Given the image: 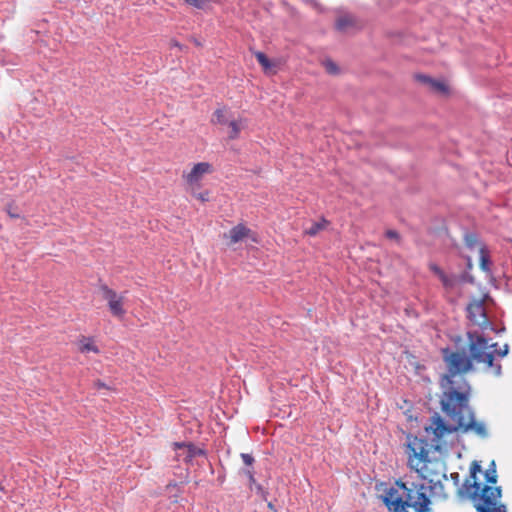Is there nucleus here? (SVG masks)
<instances>
[{
  "label": "nucleus",
  "mask_w": 512,
  "mask_h": 512,
  "mask_svg": "<svg viewBox=\"0 0 512 512\" xmlns=\"http://www.w3.org/2000/svg\"><path fill=\"white\" fill-rule=\"evenodd\" d=\"M187 4L193 6V7H196V8H203L205 3H206V0H184Z\"/></svg>",
  "instance_id": "obj_32"
},
{
  "label": "nucleus",
  "mask_w": 512,
  "mask_h": 512,
  "mask_svg": "<svg viewBox=\"0 0 512 512\" xmlns=\"http://www.w3.org/2000/svg\"><path fill=\"white\" fill-rule=\"evenodd\" d=\"M255 57L257 59V61L259 62V64L265 69H269L271 68L272 64H271V61L269 60V58L266 56L265 53L263 52H260V51H257L255 52Z\"/></svg>",
  "instance_id": "obj_21"
},
{
  "label": "nucleus",
  "mask_w": 512,
  "mask_h": 512,
  "mask_svg": "<svg viewBox=\"0 0 512 512\" xmlns=\"http://www.w3.org/2000/svg\"><path fill=\"white\" fill-rule=\"evenodd\" d=\"M468 267L471 268L472 267V264H471V260L470 258H468Z\"/></svg>",
  "instance_id": "obj_40"
},
{
  "label": "nucleus",
  "mask_w": 512,
  "mask_h": 512,
  "mask_svg": "<svg viewBox=\"0 0 512 512\" xmlns=\"http://www.w3.org/2000/svg\"><path fill=\"white\" fill-rule=\"evenodd\" d=\"M244 474L248 477L250 483H254L255 482L254 472H253L252 469L244 470Z\"/></svg>",
  "instance_id": "obj_34"
},
{
  "label": "nucleus",
  "mask_w": 512,
  "mask_h": 512,
  "mask_svg": "<svg viewBox=\"0 0 512 512\" xmlns=\"http://www.w3.org/2000/svg\"><path fill=\"white\" fill-rule=\"evenodd\" d=\"M502 497V488L483 485L479 501L475 503L476 512H507L505 504L497 501Z\"/></svg>",
  "instance_id": "obj_3"
},
{
  "label": "nucleus",
  "mask_w": 512,
  "mask_h": 512,
  "mask_svg": "<svg viewBox=\"0 0 512 512\" xmlns=\"http://www.w3.org/2000/svg\"><path fill=\"white\" fill-rule=\"evenodd\" d=\"M94 386H95L97 389H108V388H109V387H108L104 382H102L101 380H97V381H95Z\"/></svg>",
  "instance_id": "obj_35"
},
{
  "label": "nucleus",
  "mask_w": 512,
  "mask_h": 512,
  "mask_svg": "<svg viewBox=\"0 0 512 512\" xmlns=\"http://www.w3.org/2000/svg\"><path fill=\"white\" fill-rule=\"evenodd\" d=\"M416 441H418L417 438H415V441H414L413 444H409L408 445V448L412 452V455L415 458H418L420 461H424V462L429 461V459H428V451L423 446V441L422 440L419 441V448L416 447Z\"/></svg>",
  "instance_id": "obj_10"
},
{
  "label": "nucleus",
  "mask_w": 512,
  "mask_h": 512,
  "mask_svg": "<svg viewBox=\"0 0 512 512\" xmlns=\"http://www.w3.org/2000/svg\"><path fill=\"white\" fill-rule=\"evenodd\" d=\"M2 490H3V487L0 485V491H2Z\"/></svg>",
  "instance_id": "obj_41"
},
{
  "label": "nucleus",
  "mask_w": 512,
  "mask_h": 512,
  "mask_svg": "<svg viewBox=\"0 0 512 512\" xmlns=\"http://www.w3.org/2000/svg\"><path fill=\"white\" fill-rule=\"evenodd\" d=\"M80 351L85 352H93V353H99V348L92 342L91 338L83 337L81 340V346Z\"/></svg>",
  "instance_id": "obj_18"
},
{
  "label": "nucleus",
  "mask_w": 512,
  "mask_h": 512,
  "mask_svg": "<svg viewBox=\"0 0 512 512\" xmlns=\"http://www.w3.org/2000/svg\"><path fill=\"white\" fill-rule=\"evenodd\" d=\"M467 316L473 324L479 326L482 329H485L489 324V320L482 301H474L470 303L467 306Z\"/></svg>",
  "instance_id": "obj_4"
},
{
  "label": "nucleus",
  "mask_w": 512,
  "mask_h": 512,
  "mask_svg": "<svg viewBox=\"0 0 512 512\" xmlns=\"http://www.w3.org/2000/svg\"><path fill=\"white\" fill-rule=\"evenodd\" d=\"M175 450H185L184 461L191 462L197 456H205L206 452L204 449H201L195 446L192 443L186 444L184 442H175L173 443Z\"/></svg>",
  "instance_id": "obj_6"
},
{
  "label": "nucleus",
  "mask_w": 512,
  "mask_h": 512,
  "mask_svg": "<svg viewBox=\"0 0 512 512\" xmlns=\"http://www.w3.org/2000/svg\"><path fill=\"white\" fill-rule=\"evenodd\" d=\"M385 236L388 238V239H392V240H395L397 241V243L400 244L401 242V236L400 234L396 231V230H393V229H389L385 232Z\"/></svg>",
  "instance_id": "obj_27"
},
{
  "label": "nucleus",
  "mask_w": 512,
  "mask_h": 512,
  "mask_svg": "<svg viewBox=\"0 0 512 512\" xmlns=\"http://www.w3.org/2000/svg\"><path fill=\"white\" fill-rule=\"evenodd\" d=\"M467 346L469 354H466V347L460 346L462 341L458 336L454 339L456 350L450 348L442 349L443 360L447 371L441 377L443 392L440 396V407L442 412L452 420L448 424L439 415L432 417V425L426 428L431 430L436 439L442 438L445 434L461 433L474 434L485 439L489 432L484 421L476 419V412L470 405L472 387L464 374L473 369V364H483L484 370L496 377L502 375L500 363H493V354L486 353L489 347L488 339L478 331H468Z\"/></svg>",
  "instance_id": "obj_1"
},
{
  "label": "nucleus",
  "mask_w": 512,
  "mask_h": 512,
  "mask_svg": "<svg viewBox=\"0 0 512 512\" xmlns=\"http://www.w3.org/2000/svg\"><path fill=\"white\" fill-rule=\"evenodd\" d=\"M323 65L329 74L335 75L339 72V68H338L337 64L330 59H326L323 62Z\"/></svg>",
  "instance_id": "obj_22"
},
{
  "label": "nucleus",
  "mask_w": 512,
  "mask_h": 512,
  "mask_svg": "<svg viewBox=\"0 0 512 512\" xmlns=\"http://www.w3.org/2000/svg\"><path fill=\"white\" fill-rule=\"evenodd\" d=\"M396 484L402 490V495L393 499L396 490L390 488L387 495L383 497L389 512H433L432 500L427 494L428 487L425 484L412 482L409 487L400 480ZM429 489H432V486Z\"/></svg>",
  "instance_id": "obj_2"
},
{
  "label": "nucleus",
  "mask_w": 512,
  "mask_h": 512,
  "mask_svg": "<svg viewBox=\"0 0 512 512\" xmlns=\"http://www.w3.org/2000/svg\"><path fill=\"white\" fill-rule=\"evenodd\" d=\"M267 506H268L270 511L277 512L275 506L271 502H269Z\"/></svg>",
  "instance_id": "obj_38"
},
{
  "label": "nucleus",
  "mask_w": 512,
  "mask_h": 512,
  "mask_svg": "<svg viewBox=\"0 0 512 512\" xmlns=\"http://www.w3.org/2000/svg\"><path fill=\"white\" fill-rule=\"evenodd\" d=\"M328 222L323 219L320 222H314L307 230L306 233L310 236H315L319 231L323 230Z\"/></svg>",
  "instance_id": "obj_20"
},
{
  "label": "nucleus",
  "mask_w": 512,
  "mask_h": 512,
  "mask_svg": "<svg viewBox=\"0 0 512 512\" xmlns=\"http://www.w3.org/2000/svg\"><path fill=\"white\" fill-rule=\"evenodd\" d=\"M213 122H216L218 124L224 125L227 124L228 121L225 118L224 110L223 109H217L213 114Z\"/></svg>",
  "instance_id": "obj_24"
},
{
  "label": "nucleus",
  "mask_w": 512,
  "mask_h": 512,
  "mask_svg": "<svg viewBox=\"0 0 512 512\" xmlns=\"http://www.w3.org/2000/svg\"><path fill=\"white\" fill-rule=\"evenodd\" d=\"M210 164L206 162H200L193 166L189 174L187 175V181L189 183L197 182L205 173L209 172Z\"/></svg>",
  "instance_id": "obj_8"
},
{
  "label": "nucleus",
  "mask_w": 512,
  "mask_h": 512,
  "mask_svg": "<svg viewBox=\"0 0 512 512\" xmlns=\"http://www.w3.org/2000/svg\"><path fill=\"white\" fill-rule=\"evenodd\" d=\"M429 87L434 90V91H437V92H440V93H446L448 91V88L447 86L445 85V83L441 82V81H438V80H435L433 79L432 83L429 85Z\"/></svg>",
  "instance_id": "obj_23"
},
{
  "label": "nucleus",
  "mask_w": 512,
  "mask_h": 512,
  "mask_svg": "<svg viewBox=\"0 0 512 512\" xmlns=\"http://www.w3.org/2000/svg\"><path fill=\"white\" fill-rule=\"evenodd\" d=\"M250 232V229L244 226L243 224H238L234 227H232L229 231V237L231 243L235 244L239 241L243 240L248 233Z\"/></svg>",
  "instance_id": "obj_9"
},
{
  "label": "nucleus",
  "mask_w": 512,
  "mask_h": 512,
  "mask_svg": "<svg viewBox=\"0 0 512 512\" xmlns=\"http://www.w3.org/2000/svg\"><path fill=\"white\" fill-rule=\"evenodd\" d=\"M5 210L11 218H20V214L17 212V209L12 204L7 205Z\"/></svg>",
  "instance_id": "obj_29"
},
{
  "label": "nucleus",
  "mask_w": 512,
  "mask_h": 512,
  "mask_svg": "<svg viewBox=\"0 0 512 512\" xmlns=\"http://www.w3.org/2000/svg\"><path fill=\"white\" fill-rule=\"evenodd\" d=\"M227 124L230 128L228 138L231 140L237 139L239 137L241 129L243 128L242 120H232Z\"/></svg>",
  "instance_id": "obj_16"
},
{
  "label": "nucleus",
  "mask_w": 512,
  "mask_h": 512,
  "mask_svg": "<svg viewBox=\"0 0 512 512\" xmlns=\"http://www.w3.org/2000/svg\"><path fill=\"white\" fill-rule=\"evenodd\" d=\"M485 480L488 484H495L497 482V471L495 461H492L485 471Z\"/></svg>",
  "instance_id": "obj_19"
},
{
  "label": "nucleus",
  "mask_w": 512,
  "mask_h": 512,
  "mask_svg": "<svg viewBox=\"0 0 512 512\" xmlns=\"http://www.w3.org/2000/svg\"><path fill=\"white\" fill-rule=\"evenodd\" d=\"M170 45H171V47H177V48H179L180 50H182V49H183V46H182L178 41H176V40H172V41L170 42Z\"/></svg>",
  "instance_id": "obj_36"
},
{
  "label": "nucleus",
  "mask_w": 512,
  "mask_h": 512,
  "mask_svg": "<svg viewBox=\"0 0 512 512\" xmlns=\"http://www.w3.org/2000/svg\"><path fill=\"white\" fill-rule=\"evenodd\" d=\"M416 80L423 83V84H426V85H430L433 81V78L427 76V75H424V74H417L415 76Z\"/></svg>",
  "instance_id": "obj_30"
},
{
  "label": "nucleus",
  "mask_w": 512,
  "mask_h": 512,
  "mask_svg": "<svg viewBox=\"0 0 512 512\" xmlns=\"http://www.w3.org/2000/svg\"><path fill=\"white\" fill-rule=\"evenodd\" d=\"M481 471V465L478 461H473L472 464H471V467H470V478L472 480H477L476 479V476H477V473H479Z\"/></svg>",
  "instance_id": "obj_25"
},
{
  "label": "nucleus",
  "mask_w": 512,
  "mask_h": 512,
  "mask_svg": "<svg viewBox=\"0 0 512 512\" xmlns=\"http://www.w3.org/2000/svg\"><path fill=\"white\" fill-rule=\"evenodd\" d=\"M195 197L197 199H199L201 202H207V201H209V192L205 191V192L197 193V194H195Z\"/></svg>",
  "instance_id": "obj_33"
},
{
  "label": "nucleus",
  "mask_w": 512,
  "mask_h": 512,
  "mask_svg": "<svg viewBox=\"0 0 512 512\" xmlns=\"http://www.w3.org/2000/svg\"><path fill=\"white\" fill-rule=\"evenodd\" d=\"M123 301L124 296L120 295L117 299L108 304L110 312L112 313L113 316L122 318L125 315L126 311L123 308Z\"/></svg>",
  "instance_id": "obj_12"
},
{
  "label": "nucleus",
  "mask_w": 512,
  "mask_h": 512,
  "mask_svg": "<svg viewBox=\"0 0 512 512\" xmlns=\"http://www.w3.org/2000/svg\"><path fill=\"white\" fill-rule=\"evenodd\" d=\"M479 260L480 269L486 274L487 278L492 279V260L490 257V251L486 245H481L479 248Z\"/></svg>",
  "instance_id": "obj_7"
},
{
  "label": "nucleus",
  "mask_w": 512,
  "mask_h": 512,
  "mask_svg": "<svg viewBox=\"0 0 512 512\" xmlns=\"http://www.w3.org/2000/svg\"><path fill=\"white\" fill-rule=\"evenodd\" d=\"M458 277H459V284L460 283L474 284V277L471 274H469L468 272H463L460 275H458Z\"/></svg>",
  "instance_id": "obj_26"
},
{
  "label": "nucleus",
  "mask_w": 512,
  "mask_h": 512,
  "mask_svg": "<svg viewBox=\"0 0 512 512\" xmlns=\"http://www.w3.org/2000/svg\"><path fill=\"white\" fill-rule=\"evenodd\" d=\"M451 477L453 478V480L457 481L458 478H459V474L458 473H453V474H451Z\"/></svg>",
  "instance_id": "obj_39"
},
{
  "label": "nucleus",
  "mask_w": 512,
  "mask_h": 512,
  "mask_svg": "<svg viewBox=\"0 0 512 512\" xmlns=\"http://www.w3.org/2000/svg\"><path fill=\"white\" fill-rule=\"evenodd\" d=\"M440 281L447 291H452L459 284V277L456 274H444Z\"/></svg>",
  "instance_id": "obj_15"
},
{
  "label": "nucleus",
  "mask_w": 512,
  "mask_h": 512,
  "mask_svg": "<svg viewBox=\"0 0 512 512\" xmlns=\"http://www.w3.org/2000/svg\"><path fill=\"white\" fill-rule=\"evenodd\" d=\"M241 458H242L244 464L247 466H252L255 461L252 454H249V453H241Z\"/></svg>",
  "instance_id": "obj_31"
},
{
  "label": "nucleus",
  "mask_w": 512,
  "mask_h": 512,
  "mask_svg": "<svg viewBox=\"0 0 512 512\" xmlns=\"http://www.w3.org/2000/svg\"><path fill=\"white\" fill-rule=\"evenodd\" d=\"M181 452H178L176 454L177 459L179 460L181 457L184 460L185 450H180Z\"/></svg>",
  "instance_id": "obj_37"
},
{
  "label": "nucleus",
  "mask_w": 512,
  "mask_h": 512,
  "mask_svg": "<svg viewBox=\"0 0 512 512\" xmlns=\"http://www.w3.org/2000/svg\"><path fill=\"white\" fill-rule=\"evenodd\" d=\"M99 289L102 292L103 298L107 301L108 304L120 296L106 284H100Z\"/></svg>",
  "instance_id": "obj_17"
},
{
  "label": "nucleus",
  "mask_w": 512,
  "mask_h": 512,
  "mask_svg": "<svg viewBox=\"0 0 512 512\" xmlns=\"http://www.w3.org/2000/svg\"><path fill=\"white\" fill-rule=\"evenodd\" d=\"M355 24V18L352 15L346 14L337 18L335 28L340 32H345L348 28L354 27Z\"/></svg>",
  "instance_id": "obj_11"
},
{
  "label": "nucleus",
  "mask_w": 512,
  "mask_h": 512,
  "mask_svg": "<svg viewBox=\"0 0 512 512\" xmlns=\"http://www.w3.org/2000/svg\"><path fill=\"white\" fill-rule=\"evenodd\" d=\"M497 343L489 344L488 349H486V353H492L493 354V363H498L496 361V357L503 358L508 355L509 353V345L504 344V346L500 349H497Z\"/></svg>",
  "instance_id": "obj_14"
},
{
  "label": "nucleus",
  "mask_w": 512,
  "mask_h": 512,
  "mask_svg": "<svg viewBox=\"0 0 512 512\" xmlns=\"http://www.w3.org/2000/svg\"><path fill=\"white\" fill-rule=\"evenodd\" d=\"M482 484L477 480L466 478L462 486L458 489V495L462 498H470L474 504L480 499Z\"/></svg>",
  "instance_id": "obj_5"
},
{
  "label": "nucleus",
  "mask_w": 512,
  "mask_h": 512,
  "mask_svg": "<svg viewBox=\"0 0 512 512\" xmlns=\"http://www.w3.org/2000/svg\"><path fill=\"white\" fill-rule=\"evenodd\" d=\"M429 269L433 272L439 279L445 274V272L436 264L429 263Z\"/></svg>",
  "instance_id": "obj_28"
},
{
  "label": "nucleus",
  "mask_w": 512,
  "mask_h": 512,
  "mask_svg": "<svg viewBox=\"0 0 512 512\" xmlns=\"http://www.w3.org/2000/svg\"><path fill=\"white\" fill-rule=\"evenodd\" d=\"M463 241H464L465 246L469 250H473L477 246L480 247L481 245H483L479 239L478 234L475 232H472V231H468V230L464 232Z\"/></svg>",
  "instance_id": "obj_13"
}]
</instances>
